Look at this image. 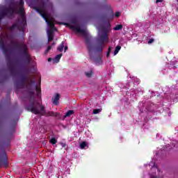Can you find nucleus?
I'll use <instances>...</instances> for the list:
<instances>
[{"mask_svg":"<svg viewBox=\"0 0 178 178\" xmlns=\"http://www.w3.org/2000/svg\"><path fill=\"white\" fill-rule=\"evenodd\" d=\"M38 0H33L31 2V5L39 15L45 20L46 23L50 27V29L47 31V35H54V31H56V28L55 27V24L54 22H55V19L54 17H51L49 14L47 13L44 10L45 9V2L42 1L40 6H37L38 3H39Z\"/></svg>","mask_w":178,"mask_h":178,"instance_id":"f257e3e1","label":"nucleus"},{"mask_svg":"<svg viewBox=\"0 0 178 178\" xmlns=\"http://www.w3.org/2000/svg\"><path fill=\"white\" fill-rule=\"evenodd\" d=\"M71 29L86 37V44L87 45L90 60L95 62L96 65H101V63H102V58H101V56L99 55L96 56V57L94 56V54L92 53L94 52V44H92V42L91 41V37L87 36L88 33L86 29H81L80 26H72Z\"/></svg>","mask_w":178,"mask_h":178,"instance_id":"f03ea898","label":"nucleus"},{"mask_svg":"<svg viewBox=\"0 0 178 178\" xmlns=\"http://www.w3.org/2000/svg\"><path fill=\"white\" fill-rule=\"evenodd\" d=\"M10 136L12 135H0V169L9 166L6 148L10 147Z\"/></svg>","mask_w":178,"mask_h":178,"instance_id":"7ed1b4c3","label":"nucleus"},{"mask_svg":"<svg viewBox=\"0 0 178 178\" xmlns=\"http://www.w3.org/2000/svg\"><path fill=\"white\" fill-rule=\"evenodd\" d=\"M35 92L31 90V87L28 88V96L29 97V105L26 106V111L34 113V115H42L44 116L47 111L45 107L38 101H34V95Z\"/></svg>","mask_w":178,"mask_h":178,"instance_id":"20e7f679","label":"nucleus"},{"mask_svg":"<svg viewBox=\"0 0 178 178\" xmlns=\"http://www.w3.org/2000/svg\"><path fill=\"white\" fill-rule=\"evenodd\" d=\"M0 49L2 50L3 54L5 56L7 67H8L10 73L15 72V65L12 60V49H8L5 45V41L3 39H0Z\"/></svg>","mask_w":178,"mask_h":178,"instance_id":"39448f33","label":"nucleus"},{"mask_svg":"<svg viewBox=\"0 0 178 178\" xmlns=\"http://www.w3.org/2000/svg\"><path fill=\"white\" fill-rule=\"evenodd\" d=\"M10 44L13 47V49H17L24 58V62L26 65H30L31 63V58H30V54L27 51V45L22 43H19L15 40H10Z\"/></svg>","mask_w":178,"mask_h":178,"instance_id":"423d86ee","label":"nucleus"},{"mask_svg":"<svg viewBox=\"0 0 178 178\" xmlns=\"http://www.w3.org/2000/svg\"><path fill=\"white\" fill-rule=\"evenodd\" d=\"M27 80H29L31 84L35 86V90L37 92V95H40V94H41V88H40L38 85H35V80L30 79V78L26 75H22L19 82L17 84V87H18V88H24L26 86H27L30 84L27 82Z\"/></svg>","mask_w":178,"mask_h":178,"instance_id":"0eeeda50","label":"nucleus"},{"mask_svg":"<svg viewBox=\"0 0 178 178\" xmlns=\"http://www.w3.org/2000/svg\"><path fill=\"white\" fill-rule=\"evenodd\" d=\"M17 13L21 15V20L19 21V27H20L23 34H24V29L27 26V19H26V14H24V7H21Z\"/></svg>","mask_w":178,"mask_h":178,"instance_id":"6e6552de","label":"nucleus"},{"mask_svg":"<svg viewBox=\"0 0 178 178\" xmlns=\"http://www.w3.org/2000/svg\"><path fill=\"white\" fill-rule=\"evenodd\" d=\"M109 41V37H108V32L106 30H104V33L100 35L99 37V42L101 44H104Z\"/></svg>","mask_w":178,"mask_h":178,"instance_id":"1a4fd4ad","label":"nucleus"},{"mask_svg":"<svg viewBox=\"0 0 178 178\" xmlns=\"http://www.w3.org/2000/svg\"><path fill=\"white\" fill-rule=\"evenodd\" d=\"M15 29H17V30L21 31L22 37H24V35H26V33H24L26 28L24 29V33H23V31H22V28L19 27V22L17 24H13L12 26L9 27V30H10V31H13V30H15Z\"/></svg>","mask_w":178,"mask_h":178,"instance_id":"9d476101","label":"nucleus"},{"mask_svg":"<svg viewBox=\"0 0 178 178\" xmlns=\"http://www.w3.org/2000/svg\"><path fill=\"white\" fill-rule=\"evenodd\" d=\"M7 9V12L8 13V16L9 17H12V16H13L14 13H17V7H15V6H10L8 8H6Z\"/></svg>","mask_w":178,"mask_h":178,"instance_id":"9b49d317","label":"nucleus"},{"mask_svg":"<svg viewBox=\"0 0 178 178\" xmlns=\"http://www.w3.org/2000/svg\"><path fill=\"white\" fill-rule=\"evenodd\" d=\"M6 16L9 17V13H8L6 8H4L0 12V22H1L2 19H5Z\"/></svg>","mask_w":178,"mask_h":178,"instance_id":"f8f14e48","label":"nucleus"},{"mask_svg":"<svg viewBox=\"0 0 178 178\" xmlns=\"http://www.w3.org/2000/svg\"><path fill=\"white\" fill-rule=\"evenodd\" d=\"M11 5L13 6H15L16 5H19V6H21V8H23V6L24 5V0H20L19 2V1H13V2H11Z\"/></svg>","mask_w":178,"mask_h":178,"instance_id":"ddd939ff","label":"nucleus"},{"mask_svg":"<svg viewBox=\"0 0 178 178\" xmlns=\"http://www.w3.org/2000/svg\"><path fill=\"white\" fill-rule=\"evenodd\" d=\"M59 99H60V95L57 93L53 99V104H54V105H58L59 103Z\"/></svg>","mask_w":178,"mask_h":178,"instance_id":"4468645a","label":"nucleus"},{"mask_svg":"<svg viewBox=\"0 0 178 178\" xmlns=\"http://www.w3.org/2000/svg\"><path fill=\"white\" fill-rule=\"evenodd\" d=\"M104 50V43H100L96 47L97 52H102Z\"/></svg>","mask_w":178,"mask_h":178,"instance_id":"2eb2a0df","label":"nucleus"},{"mask_svg":"<svg viewBox=\"0 0 178 178\" xmlns=\"http://www.w3.org/2000/svg\"><path fill=\"white\" fill-rule=\"evenodd\" d=\"M74 111L73 110H69L65 115H64V119H66V118H70V116H72V115H74Z\"/></svg>","mask_w":178,"mask_h":178,"instance_id":"dca6fc26","label":"nucleus"},{"mask_svg":"<svg viewBox=\"0 0 178 178\" xmlns=\"http://www.w3.org/2000/svg\"><path fill=\"white\" fill-rule=\"evenodd\" d=\"M64 48H65V42H62L57 47V51H58V52H62Z\"/></svg>","mask_w":178,"mask_h":178,"instance_id":"f3484780","label":"nucleus"},{"mask_svg":"<svg viewBox=\"0 0 178 178\" xmlns=\"http://www.w3.org/2000/svg\"><path fill=\"white\" fill-rule=\"evenodd\" d=\"M62 56H63L62 54H58L57 56H56V57L53 59L54 63H59V61L60 60V58H62Z\"/></svg>","mask_w":178,"mask_h":178,"instance_id":"a211bd4d","label":"nucleus"},{"mask_svg":"<svg viewBox=\"0 0 178 178\" xmlns=\"http://www.w3.org/2000/svg\"><path fill=\"white\" fill-rule=\"evenodd\" d=\"M50 144H52V145H55L58 143V139L55 137H52L49 140Z\"/></svg>","mask_w":178,"mask_h":178,"instance_id":"6ab92c4d","label":"nucleus"},{"mask_svg":"<svg viewBox=\"0 0 178 178\" xmlns=\"http://www.w3.org/2000/svg\"><path fill=\"white\" fill-rule=\"evenodd\" d=\"M120 49H122V47L120 45H118L115 47V49L114 51V55H118V54H119V51H120Z\"/></svg>","mask_w":178,"mask_h":178,"instance_id":"aec40b11","label":"nucleus"},{"mask_svg":"<svg viewBox=\"0 0 178 178\" xmlns=\"http://www.w3.org/2000/svg\"><path fill=\"white\" fill-rule=\"evenodd\" d=\"M88 145H87V142L86 141H83L82 142L81 144H80V148L81 149H84L86 148V147H87Z\"/></svg>","mask_w":178,"mask_h":178,"instance_id":"412c9836","label":"nucleus"},{"mask_svg":"<svg viewBox=\"0 0 178 178\" xmlns=\"http://www.w3.org/2000/svg\"><path fill=\"white\" fill-rule=\"evenodd\" d=\"M122 29H123V25H122V24L116 25L115 27H114V30L115 31H118L119 30H122Z\"/></svg>","mask_w":178,"mask_h":178,"instance_id":"4be33fe9","label":"nucleus"},{"mask_svg":"<svg viewBox=\"0 0 178 178\" xmlns=\"http://www.w3.org/2000/svg\"><path fill=\"white\" fill-rule=\"evenodd\" d=\"M58 115H59V113H55L53 111H50V112L47 113V116H58Z\"/></svg>","mask_w":178,"mask_h":178,"instance_id":"5701e85b","label":"nucleus"},{"mask_svg":"<svg viewBox=\"0 0 178 178\" xmlns=\"http://www.w3.org/2000/svg\"><path fill=\"white\" fill-rule=\"evenodd\" d=\"M100 112H102V108H97L93 110L94 115H98V113H100Z\"/></svg>","mask_w":178,"mask_h":178,"instance_id":"b1692460","label":"nucleus"},{"mask_svg":"<svg viewBox=\"0 0 178 178\" xmlns=\"http://www.w3.org/2000/svg\"><path fill=\"white\" fill-rule=\"evenodd\" d=\"M85 74H86V77H88L90 79V77H91L92 76V74H94V73L92 72V71H90L88 72H85Z\"/></svg>","mask_w":178,"mask_h":178,"instance_id":"393cba45","label":"nucleus"},{"mask_svg":"<svg viewBox=\"0 0 178 178\" xmlns=\"http://www.w3.org/2000/svg\"><path fill=\"white\" fill-rule=\"evenodd\" d=\"M54 40V35H48V42H51Z\"/></svg>","mask_w":178,"mask_h":178,"instance_id":"a878e982","label":"nucleus"},{"mask_svg":"<svg viewBox=\"0 0 178 178\" xmlns=\"http://www.w3.org/2000/svg\"><path fill=\"white\" fill-rule=\"evenodd\" d=\"M24 72L26 74H29V73H30V70L29 68H24Z\"/></svg>","mask_w":178,"mask_h":178,"instance_id":"bb28decb","label":"nucleus"},{"mask_svg":"<svg viewBox=\"0 0 178 178\" xmlns=\"http://www.w3.org/2000/svg\"><path fill=\"white\" fill-rule=\"evenodd\" d=\"M155 41V40H154V38H150L149 39L147 44H152V42H154Z\"/></svg>","mask_w":178,"mask_h":178,"instance_id":"cd10ccee","label":"nucleus"},{"mask_svg":"<svg viewBox=\"0 0 178 178\" xmlns=\"http://www.w3.org/2000/svg\"><path fill=\"white\" fill-rule=\"evenodd\" d=\"M51 49H52V47L51 46H48L47 49H46V52H49V51H51Z\"/></svg>","mask_w":178,"mask_h":178,"instance_id":"c85d7f7f","label":"nucleus"},{"mask_svg":"<svg viewBox=\"0 0 178 178\" xmlns=\"http://www.w3.org/2000/svg\"><path fill=\"white\" fill-rule=\"evenodd\" d=\"M115 17H119V16H120V12L115 13Z\"/></svg>","mask_w":178,"mask_h":178,"instance_id":"c756f323","label":"nucleus"},{"mask_svg":"<svg viewBox=\"0 0 178 178\" xmlns=\"http://www.w3.org/2000/svg\"><path fill=\"white\" fill-rule=\"evenodd\" d=\"M72 23L73 24H77V20H76V19H72Z\"/></svg>","mask_w":178,"mask_h":178,"instance_id":"7c9ffc66","label":"nucleus"},{"mask_svg":"<svg viewBox=\"0 0 178 178\" xmlns=\"http://www.w3.org/2000/svg\"><path fill=\"white\" fill-rule=\"evenodd\" d=\"M67 46H65V48H64V52H66V51H67Z\"/></svg>","mask_w":178,"mask_h":178,"instance_id":"2f4dec72","label":"nucleus"},{"mask_svg":"<svg viewBox=\"0 0 178 178\" xmlns=\"http://www.w3.org/2000/svg\"><path fill=\"white\" fill-rule=\"evenodd\" d=\"M111 49H112L111 48V47H108V51H107V52H108L109 54H111Z\"/></svg>","mask_w":178,"mask_h":178,"instance_id":"473e14b6","label":"nucleus"},{"mask_svg":"<svg viewBox=\"0 0 178 178\" xmlns=\"http://www.w3.org/2000/svg\"><path fill=\"white\" fill-rule=\"evenodd\" d=\"M162 1H163V0H156V3H159V2H162Z\"/></svg>","mask_w":178,"mask_h":178,"instance_id":"72a5a7b5","label":"nucleus"},{"mask_svg":"<svg viewBox=\"0 0 178 178\" xmlns=\"http://www.w3.org/2000/svg\"><path fill=\"white\" fill-rule=\"evenodd\" d=\"M110 55H111V53L107 52V58H109Z\"/></svg>","mask_w":178,"mask_h":178,"instance_id":"f704fd0d","label":"nucleus"},{"mask_svg":"<svg viewBox=\"0 0 178 178\" xmlns=\"http://www.w3.org/2000/svg\"><path fill=\"white\" fill-rule=\"evenodd\" d=\"M52 60L53 59L51 58H49L47 60H48V62H51V60Z\"/></svg>","mask_w":178,"mask_h":178,"instance_id":"c9c22d12","label":"nucleus"},{"mask_svg":"<svg viewBox=\"0 0 178 178\" xmlns=\"http://www.w3.org/2000/svg\"><path fill=\"white\" fill-rule=\"evenodd\" d=\"M3 83V79H0V83L2 84Z\"/></svg>","mask_w":178,"mask_h":178,"instance_id":"e433bc0d","label":"nucleus"},{"mask_svg":"<svg viewBox=\"0 0 178 178\" xmlns=\"http://www.w3.org/2000/svg\"><path fill=\"white\" fill-rule=\"evenodd\" d=\"M62 147H65L66 145L65 143H61Z\"/></svg>","mask_w":178,"mask_h":178,"instance_id":"4c0bfd02","label":"nucleus"},{"mask_svg":"<svg viewBox=\"0 0 178 178\" xmlns=\"http://www.w3.org/2000/svg\"><path fill=\"white\" fill-rule=\"evenodd\" d=\"M51 45H52V46L55 45V42H53Z\"/></svg>","mask_w":178,"mask_h":178,"instance_id":"58836bf2","label":"nucleus"},{"mask_svg":"<svg viewBox=\"0 0 178 178\" xmlns=\"http://www.w3.org/2000/svg\"><path fill=\"white\" fill-rule=\"evenodd\" d=\"M10 38H12V36H10Z\"/></svg>","mask_w":178,"mask_h":178,"instance_id":"ea45409f","label":"nucleus"}]
</instances>
